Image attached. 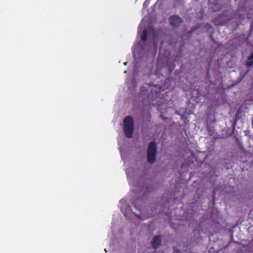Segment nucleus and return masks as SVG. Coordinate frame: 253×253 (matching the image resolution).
I'll return each instance as SVG.
<instances>
[{"label": "nucleus", "instance_id": "11", "mask_svg": "<svg viewBox=\"0 0 253 253\" xmlns=\"http://www.w3.org/2000/svg\"><path fill=\"white\" fill-rule=\"evenodd\" d=\"M136 208L139 210H140V208H138V207H136Z\"/></svg>", "mask_w": 253, "mask_h": 253}, {"label": "nucleus", "instance_id": "3", "mask_svg": "<svg viewBox=\"0 0 253 253\" xmlns=\"http://www.w3.org/2000/svg\"><path fill=\"white\" fill-rule=\"evenodd\" d=\"M169 21L170 25L174 27H178L182 23L183 21L179 16L173 15L169 18Z\"/></svg>", "mask_w": 253, "mask_h": 253}, {"label": "nucleus", "instance_id": "9", "mask_svg": "<svg viewBox=\"0 0 253 253\" xmlns=\"http://www.w3.org/2000/svg\"><path fill=\"white\" fill-rule=\"evenodd\" d=\"M139 201V199H137V200H136V201H134V202H133V204H134V205L135 206V205H136V203H137V202H138Z\"/></svg>", "mask_w": 253, "mask_h": 253}, {"label": "nucleus", "instance_id": "1", "mask_svg": "<svg viewBox=\"0 0 253 253\" xmlns=\"http://www.w3.org/2000/svg\"><path fill=\"white\" fill-rule=\"evenodd\" d=\"M134 120L132 117L127 116L124 120V129L126 136L128 138L132 137L134 130Z\"/></svg>", "mask_w": 253, "mask_h": 253}, {"label": "nucleus", "instance_id": "7", "mask_svg": "<svg viewBox=\"0 0 253 253\" xmlns=\"http://www.w3.org/2000/svg\"><path fill=\"white\" fill-rule=\"evenodd\" d=\"M219 18H220V16H218V17H217L214 18L213 19V22H214V23H216V22H217V20L218 19H219Z\"/></svg>", "mask_w": 253, "mask_h": 253}, {"label": "nucleus", "instance_id": "10", "mask_svg": "<svg viewBox=\"0 0 253 253\" xmlns=\"http://www.w3.org/2000/svg\"><path fill=\"white\" fill-rule=\"evenodd\" d=\"M148 0H146L144 2V5L146 3V2Z\"/></svg>", "mask_w": 253, "mask_h": 253}, {"label": "nucleus", "instance_id": "6", "mask_svg": "<svg viewBox=\"0 0 253 253\" xmlns=\"http://www.w3.org/2000/svg\"><path fill=\"white\" fill-rule=\"evenodd\" d=\"M147 30L146 29H145L142 33L141 36V39L142 41L145 42L147 40Z\"/></svg>", "mask_w": 253, "mask_h": 253}, {"label": "nucleus", "instance_id": "12", "mask_svg": "<svg viewBox=\"0 0 253 253\" xmlns=\"http://www.w3.org/2000/svg\"><path fill=\"white\" fill-rule=\"evenodd\" d=\"M137 217L138 218H140V216H139V215H137Z\"/></svg>", "mask_w": 253, "mask_h": 253}, {"label": "nucleus", "instance_id": "8", "mask_svg": "<svg viewBox=\"0 0 253 253\" xmlns=\"http://www.w3.org/2000/svg\"><path fill=\"white\" fill-rule=\"evenodd\" d=\"M173 253H181V252L179 250H174Z\"/></svg>", "mask_w": 253, "mask_h": 253}, {"label": "nucleus", "instance_id": "2", "mask_svg": "<svg viewBox=\"0 0 253 253\" xmlns=\"http://www.w3.org/2000/svg\"><path fill=\"white\" fill-rule=\"evenodd\" d=\"M157 151V145L156 142L153 141L150 142L147 154V161L149 164H153L155 163Z\"/></svg>", "mask_w": 253, "mask_h": 253}, {"label": "nucleus", "instance_id": "5", "mask_svg": "<svg viewBox=\"0 0 253 253\" xmlns=\"http://www.w3.org/2000/svg\"><path fill=\"white\" fill-rule=\"evenodd\" d=\"M246 65L248 68H250L253 66V52L248 57Z\"/></svg>", "mask_w": 253, "mask_h": 253}, {"label": "nucleus", "instance_id": "4", "mask_svg": "<svg viewBox=\"0 0 253 253\" xmlns=\"http://www.w3.org/2000/svg\"><path fill=\"white\" fill-rule=\"evenodd\" d=\"M152 246L154 250H157L162 244L161 235H156L154 237L151 243Z\"/></svg>", "mask_w": 253, "mask_h": 253}]
</instances>
